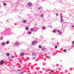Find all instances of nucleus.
<instances>
[{
    "label": "nucleus",
    "mask_w": 74,
    "mask_h": 74,
    "mask_svg": "<svg viewBox=\"0 0 74 74\" xmlns=\"http://www.w3.org/2000/svg\"><path fill=\"white\" fill-rule=\"evenodd\" d=\"M28 5L29 7H30L32 5V3L31 2H29L28 3Z\"/></svg>",
    "instance_id": "obj_1"
},
{
    "label": "nucleus",
    "mask_w": 74,
    "mask_h": 74,
    "mask_svg": "<svg viewBox=\"0 0 74 74\" xmlns=\"http://www.w3.org/2000/svg\"><path fill=\"white\" fill-rule=\"evenodd\" d=\"M37 41H34L32 42V44L33 45H35L37 43Z\"/></svg>",
    "instance_id": "obj_2"
},
{
    "label": "nucleus",
    "mask_w": 74,
    "mask_h": 74,
    "mask_svg": "<svg viewBox=\"0 0 74 74\" xmlns=\"http://www.w3.org/2000/svg\"><path fill=\"white\" fill-rule=\"evenodd\" d=\"M24 55L25 53H21L20 54V55L21 56H24Z\"/></svg>",
    "instance_id": "obj_3"
},
{
    "label": "nucleus",
    "mask_w": 74,
    "mask_h": 74,
    "mask_svg": "<svg viewBox=\"0 0 74 74\" xmlns=\"http://www.w3.org/2000/svg\"><path fill=\"white\" fill-rule=\"evenodd\" d=\"M58 33H59V34H62V32H61V31H60L59 30L58 31Z\"/></svg>",
    "instance_id": "obj_4"
},
{
    "label": "nucleus",
    "mask_w": 74,
    "mask_h": 74,
    "mask_svg": "<svg viewBox=\"0 0 74 74\" xmlns=\"http://www.w3.org/2000/svg\"><path fill=\"white\" fill-rule=\"evenodd\" d=\"M19 44V42H16L15 43V45H18Z\"/></svg>",
    "instance_id": "obj_5"
},
{
    "label": "nucleus",
    "mask_w": 74,
    "mask_h": 74,
    "mask_svg": "<svg viewBox=\"0 0 74 74\" xmlns=\"http://www.w3.org/2000/svg\"><path fill=\"white\" fill-rule=\"evenodd\" d=\"M4 64V63H3V61H1L0 62V64Z\"/></svg>",
    "instance_id": "obj_6"
},
{
    "label": "nucleus",
    "mask_w": 74,
    "mask_h": 74,
    "mask_svg": "<svg viewBox=\"0 0 74 74\" xmlns=\"http://www.w3.org/2000/svg\"><path fill=\"white\" fill-rule=\"evenodd\" d=\"M32 55H33V56H34V55H36V54L34 52H33L32 53Z\"/></svg>",
    "instance_id": "obj_7"
},
{
    "label": "nucleus",
    "mask_w": 74,
    "mask_h": 74,
    "mask_svg": "<svg viewBox=\"0 0 74 74\" xmlns=\"http://www.w3.org/2000/svg\"><path fill=\"white\" fill-rule=\"evenodd\" d=\"M2 45L3 46H4L5 45V43L3 42L2 43Z\"/></svg>",
    "instance_id": "obj_8"
},
{
    "label": "nucleus",
    "mask_w": 74,
    "mask_h": 74,
    "mask_svg": "<svg viewBox=\"0 0 74 74\" xmlns=\"http://www.w3.org/2000/svg\"><path fill=\"white\" fill-rule=\"evenodd\" d=\"M60 18H61V22H62V21H63V18H62V17H60Z\"/></svg>",
    "instance_id": "obj_9"
},
{
    "label": "nucleus",
    "mask_w": 74,
    "mask_h": 74,
    "mask_svg": "<svg viewBox=\"0 0 74 74\" xmlns=\"http://www.w3.org/2000/svg\"><path fill=\"white\" fill-rule=\"evenodd\" d=\"M42 29H45V27L43 26L42 27Z\"/></svg>",
    "instance_id": "obj_10"
},
{
    "label": "nucleus",
    "mask_w": 74,
    "mask_h": 74,
    "mask_svg": "<svg viewBox=\"0 0 74 74\" xmlns=\"http://www.w3.org/2000/svg\"><path fill=\"white\" fill-rule=\"evenodd\" d=\"M10 55V53H7L6 54V56H8Z\"/></svg>",
    "instance_id": "obj_11"
},
{
    "label": "nucleus",
    "mask_w": 74,
    "mask_h": 74,
    "mask_svg": "<svg viewBox=\"0 0 74 74\" xmlns=\"http://www.w3.org/2000/svg\"><path fill=\"white\" fill-rule=\"evenodd\" d=\"M23 23H26V21L25 20H24L23 21Z\"/></svg>",
    "instance_id": "obj_12"
},
{
    "label": "nucleus",
    "mask_w": 74,
    "mask_h": 74,
    "mask_svg": "<svg viewBox=\"0 0 74 74\" xmlns=\"http://www.w3.org/2000/svg\"><path fill=\"white\" fill-rule=\"evenodd\" d=\"M28 29H29V27H26L25 28V30H28Z\"/></svg>",
    "instance_id": "obj_13"
},
{
    "label": "nucleus",
    "mask_w": 74,
    "mask_h": 74,
    "mask_svg": "<svg viewBox=\"0 0 74 74\" xmlns=\"http://www.w3.org/2000/svg\"><path fill=\"white\" fill-rule=\"evenodd\" d=\"M64 52H67V50L66 49H64Z\"/></svg>",
    "instance_id": "obj_14"
},
{
    "label": "nucleus",
    "mask_w": 74,
    "mask_h": 74,
    "mask_svg": "<svg viewBox=\"0 0 74 74\" xmlns=\"http://www.w3.org/2000/svg\"><path fill=\"white\" fill-rule=\"evenodd\" d=\"M30 30L32 32L33 31V28H32L30 29Z\"/></svg>",
    "instance_id": "obj_15"
},
{
    "label": "nucleus",
    "mask_w": 74,
    "mask_h": 74,
    "mask_svg": "<svg viewBox=\"0 0 74 74\" xmlns=\"http://www.w3.org/2000/svg\"><path fill=\"white\" fill-rule=\"evenodd\" d=\"M6 44H9V41H7V42H6Z\"/></svg>",
    "instance_id": "obj_16"
},
{
    "label": "nucleus",
    "mask_w": 74,
    "mask_h": 74,
    "mask_svg": "<svg viewBox=\"0 0 74 74\" xmlns=\"http://www.w3.org/2000/svg\"><path fill=\"white\" fill-rule=\"evenodd\" d=\"M55 48H58V45H56L55 46Z\"/></svg>",
    "instance_id": "obj_17"
},
{
    "label": "nucleus",
    "mask_w": 74,
    "mask_h": 74,
    "mask_svg": "<svg viewBox=\"0 0 74 74\" xmlns=\"http://www.w3.org/2000/svg\"><path fill=\"white\" fill-rule=\"evenodd\" d=\"M56 32V30H55V29H54L53 31V32Z\"/></svg>",
    "instance_id": "obj_18"
},
{
    "label": "nucleus",
    "mask_w": 74,
    "mask_h": 74,
    "mask_svg": "<svg viewBox=\"0 0 74 74\" xmlns=\"http://www.w3.org/2000/svg\"><path fill=\"white\" fill-rule=\"evenodd\" d=\"M51 73H53V72H54L53 70H51Z\"/></svg>",
    "instance_id": "obj_19"
},
{
    "label": "nucleus",
    "mask_w": 74,
    "mask_h": 74,
    "mask_svg": "<svg viewBox=\"0 0 74 74\" xmlns=\"http://www.w3.org/2000/svg\"><path fill=\"white\" fill-rule=\"evenodd\" d=\"M32 34V32H29V33H28V34Z\"/></svg>",
    "instance_id": "obj_20"
},
{
    "label": "nucleus",
    "mask_w": 74,
    "mask_h": 74,
    "mask_svg": "<svg viewBox=\"0 0 74 74\" xmlns=\"http://www.w3.org/2000/svg\"><path fill=\"white\" fill-rule=\"evenodd\" d=\"M38 47L39 48H41V46H39Z\"/></svg>",
    "instance_id": "obj_21"
},
{
    "label": "nucleus",
    "mask_w": 74,
    "mask_h": 74,
    "mask_svg": "<svg viewBox=\"0 0 74 74\" xmlns=\"http://www.w3.org/2000/svg\"><path fill=\"white\" fill-rule=\"evenodd\" d=\"M3 5H4V6L6 5V3H3Z\"/></svg>",
    "instance_id": "obj_22"
},
{
    "label": "nucleus",
    "mask_w": 74,
    "mask_h": 74,
    "mask_svg": "<svg viewBox=\"0 0 74 74\" xmlns=\"http://www.w3.org/2000/svg\"><path fill=\"white\" fill-rule=\"evenodd\" d=\"M61 68H58V69L59 70H61Z\"/></svg>",
    "instance_id": "obj_23"
},
{
    "label": "nucleus",
    "mask_w": 74,
    "mask_h": 74,
    "mask_svg": "<svg viewBox=\"0 0 74 74\" xmlns=\"http://www.w3.org/2000/svg\"><path fill=\"white\" fill-rule=\"evenodd\" d=\"M14 58V56H13L11 57L12 58Z\"/></svg>",
    "instance_id": "obj_24"
},
{
    "label": "nucleus",
    "mask_w": 74,
    "mask_h": 74,
    "mask_svg": "<svg viewBox=\"0 0 74 74\" xmlns=\"http://www.w3.org/2000/svg\"><path fill=\"white\" fill-rule=\"evenodd\" d=\"M0 39L1 40H3V38H0Z\"/></svg>",
    "instance_id": "obj_25"
},
{
    "label": "nucleus",
    "mask_w": 74,
    "mask_h": 74,
    "mask_svg": "<svg viewBox=\"0 0 74 74\" xmlns=\"http://www.w3.org/2000/svg\"><path fill=\"white\" fill-rule=\"evenodd\" d=\"M56 16H58V15H59V14H58L57 13L56 14Z\"/></svg>",
    "instance_id": "obj_26"
},
{
    "label": "nucleus",
    "mask_w": 74,
    "mask_h": 74,
    "mask_svg": "<svg viewBox=\"0 0 74 74\" xmlns=\"http://www.w3.org/2000/svg\"><path fill=\"white\" fill-rule=\"evenodd\" d=\"M41 16H42V17H43V16H44V15L42 14V15H41Z\"/></svg>",
    "instance_id": "obj_27"
},
{
    "label": "nucleus",
    "mask_w": 74,
    "mask_h": 74,
    "mask_svg": "<svg viewBox=\"0 0 74 74\" xmlns=\"http://www.w3.org/2000/svg\"><path fill=\"white\" fill-rule=\"evenodd\" d=\"M72 44H74V40L73 41Z\"/></svg>",
    "instance_id": "obj_28"
},
{
    "label": "nucleus",
    "mask_w": 74,
    "mask_h": 74,
    "mask_svg": "<svg viewBox=\"0 0 74 74\" xmlns=\"http://www.w3.org/2000/svg\"><path fill=\"white\" fill-rule=\"evenodd\" d=\"M23 72H21V74H23Z\"/></svg>",
    "instance_id": "obj_29"
},
{
    "label": "nucleus",
    "mask_w": 74,
    "mask_h": 74,
    "mask_svg": "<svg viewBox=\"0 0 74 74\" xmlns=\"http://www.w3.org/2000/svg\"><path fill=\"white\" fill-rule=\"evenodd\" d=\"M72 27H74V25H73L72 26Z\"/></svg>",
    "instance_id": "obj_30"
}]
</instances>
